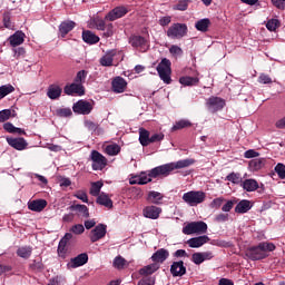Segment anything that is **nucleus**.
<instances>
[{
    "label": "nucleus",
    "instance_id": "1",
    "mask_svg": "<svg viewBox=\"0 0 285 285\" xmlns=\"http://www.w3.org/2000/svg\"><path fill=\"white\" fill-rule=\"evenodd\" d=\"M275 248V244L263 242L256 246L248 247L245 255L248 259H252V262H259V259H266L268 253H273Z\"/></svg>",
    "mask_w": 285,
    "mask_h": 285
},
{
    "label": "nucleus",
    "instance_id": "2",
    "mask_svg": "<svg viewBox=\"0 0 285 285\" xmlns=\"http://www.w3.org/2000/svg\"><path fill=\"white\" fill-rule=\"evenodd\" d=\"M193 164H195V159L187 158V159L178 160L176 163H168V164L155 167V173H160L161 175H164V177H168V175H170L173 170L188 168V166H193Z\"/></svg>",
    "mask_w": 285,
    "mask_h": 285
},
{
    "label": "nucleus",
    "instance_id": "3",
    "mask_svg": "<svg viewBox=\"0 0 285 285\" xmlns=\"http://www.w3.org/2000/svg\"><path fill=\"white\" fill-rule=\"evenodd\" d=\"M157 177H164V174L155 171V168H153L149 171H141L138 176L132 177L129 180V184H131V186L135 184H138V186H144L146 184H150V181H153V179H157Z\"/></svg>",
    "mask_w": 285,
    "mask_h": 285
},
{
    "label": "nucleus",
    "instance_id": "4",
    "mask_svg": "<svg viewBox=\"0 0 285 285\" xmlns=\"http://www.w3.org/2000/svg\"><path fill=\"white\" fill-rule=\"evenodd\" d=\"M206 233H208V224L204 220L187 223L183 227L184 235H206Z\"/></svg>",
    "mask_w": 285,
    "mask_h": 285
},
{
    "label": "nucleus",
    "instance_id": "5",
    "mask_svg": "<svg viewBox=\"0 0 285 285\" xmlns=\"http://www.w3.org/2000/svg\"><path fill=\"white\" fill-rule=\"evenodd\" d=\"M171 62L167 59L164 58L157 66L156 70L164 83H171L173 79H170V75L173 70L170 69Z\"/></svg>",
    "mask_w": 285,
    "mask_h": 285
},
{
    "label": "nucleus",
    "instance_id": "6",
    "mask_svg": "<svg viewBox=\"0 0 285 285\" xmlns=\"http://www.w3.org/2000/svg\"><path fill=\"white\" fill-rule=\"evenodd\" d=\"M188 35V26L186 23H174L167 30L169 39H184Z\"/></svg>",
    "mask_w": 285,
    "mask_h": 285
},
{
    "label": "nucleus",
    "instance_id": "7",
    "mask_svg": "<svg viewBox=\"0 0 285 285\" xmlns=\"http://www.w3.org/2000/svg\"><path fill=\"white\" fill-rule=\"evenodd\" d=\"M206 199V194L204 191H187L183 195V200L188 206H198V204H203Z\"/></svg>",
    "mask_w": 285,
    "mask_h": 285
},
{
    "label": "nucleus",
    "instance_id": "8",
    "mask_svg": "<svg viewBox=\"0 0 285 285\" xmlns=\"http://www.w3.org/2000/svg\"><path fill=\"white\" fill-rule=\"evenodd\" d=\"M90 159L92 170H104L108 166V159L97 150L91 151Z\"/></svg>",
    "mask_w": 285,
    "mask_h": 285
},
{
    "label": "nucleus",
    "instance_id": "9",
    "mask_svg": "<svg viewBox=\"0 0 285 285\" xmlns=\"http://www.w3.org/2000/svg\"><path fill=\"white\" fill-rule=\"evenodd\" d=\"M72 110L77 115H90L92 112V104L87 100H78L73 104Z\"/></svg>",
    "mask_w": 285,
    "mask_h": 285
},
{
    "label": "nucleus",
    "instance_id": "10",
    "mask_svg": "<svg viewBox=\"0 0 285 285\" xmlns=\"http://www.w3.org/2000/svg\"><path fill=\"white\" fill-rule=\"evenodd\" d=\"M206 106L209 112H217L224 109V106H226V101L219 97L213 96L207 99Z\"/></svg>",
    "mask_w": 285,
    "mask_h": 285
},
{
    "label": "nucleus",
    "instance_id": "11",
    "mask_svg": "<svg viewBox=\"0 0 285 285\" xmlns=\"http://www.w3.org/2000/svg\"><path fill=\"white\" fill-rule=\"evenodd\" d=\"M126 14H128V8L124 6L116 7L105 16V21H117V19H121Z\"/></svg>",
    "mask_w": 285,
    "mask_h": 285
},
{
    "label": "nucleus",
    "instance_id": "12",
    "mask_svg": "<svg viewBox=\"0 0 285 285\" xmlns=\"http://www.w3.org/2000/svg\"><path fill=\"white\" fill-rule=\"evenodd\" d=\"M63 90L66 95H78L79 97L86 95V89L83 88V85L79 82L67 85Z\"/></svg>",
    "mask_w": 285,
    "mask_h": 285
},
{
    "label": "nucleus",
    "instance_id": "13",
    "mask_svg": "<svg viewBox=\"0 0 285 285\" xmlns=\"http://www.w3.org/2000/svg\"><path fill=\"white\" fill-rule=\"evenodd\" d=\"M209 242H210V237L206 235H202V236L189 238L187 240V245L189 246V248H202L204 244H208Z\"/></svg>",
    "mask_w": 285,
    "mask_h": 285
},
{
    "label": "nucleus",
    "instance_id": "14",
    "mask_svg": "<svg viewBox=\"0 0 285 285\" xmlns=\"http://www.w3.org/2000/svg\"><path fill=\"white\" fill-rule=\"evenodd\" d=\"M111 88H112L114 92L119 95L121 92H126V88H128V82L126 81V79L118 76V77L114 78V80L111 82Z\"/></svg>",
    "mask_w": 285,
    "mask_h": 285
},
{
    "label": "nucleus",
    "instance_id": "15",
    "mask_svg": "<svg viewBox=\"0 0 285 285\" xmlns=\"http://www.w3.org/2000/svg\"><path fill=\"white\" fill-rule=\"evenodd\" d=\"M208 259H213V252H198L191 255V262L197 266L204 264V262H207Z\"/></svg>",
    "mask_w": 285,
    "mask_h": 285
},
{
    "label": "nucleus",
    "instance_id": "16",
    "mask_svg": "<svg viewBox=\"0 0 285 285\" xmlns=\"http://www.w3.org/2000/svg\"><path fill=\"white\" fill-rule=\"evenodd\" d=\"M85 264H88V254L82 253L71 258L67 266L68 268H79V266H83Z\"/></svg>",
    "mask_w": 285,
    "mask_h": 285
},
{
    "label": "nucleus",
    "instance_id": "17",
    "mask_svg": "<svg viewBox=\"0 0 285 285\" xmlns=\"http://www.w3.org/2000/svg\"><path fill=\"white\" fill-rule=\"evenodd\" d=\"M144 217L147 219H159V215H161V208L157 206H147L142 210Z\"/></svg>",
    "mask_w": 285,
    "mask_h": 285
},
{
    "label": "nucleus",
    "instance_id": "18",
    "mask_svg": "<svg viewBox=\"0 0 285 285\" xmlns=\"http://www.w3.org/2000/svg\"><path fill=\"white\" fill-rule=\"evenodd\" d=\"M102 237H106V225L99 224L91 230L90 239L92 243H95L102 239Z\"/></svg>",
    "mask_w": 285,
    "mask_h": 285
},
{
    "label": "nucleus",
    "instance_id": "19",
    "mask_svg": "<svg viewBox=\"0 0 285 285\" xmlns=\"http://www.w3.org/2000/svg\"><path fill=\"white\" fill-rule=\"evenodd\" d=\"M129 43L132 48H138L139 50H146V46H148L146 38L136 35L129 38Z\"/></svg>",
    "mask_w": 285,
    "mask_h": 285
},
{
    "label": "nucleus",
    "instance_id": "20",
    "mask_svg": "<svg viewBox=\"0 0 285 285\" xmlns=\"http://www.w3.org/2000/svg\"><path fill=\"white\" fill-rule=\"evenodd\" d=\"M7 142L11 148H14V150H26L28 148V141H26L23 138H10L7 137Z\"/></svg>",
    "mask_w": 285,
    "mask_h": 285
},
{
    "label": "nucleus",
    "instance_id": "21",
    "mask_svg": "<svg viewBox=\"0 0 285 285\" xmlns=\"http://www.w3.org/2000/svg\"><path fill=\"white\" fill-rule=\"evenodd\" d=\"M170 273L173 277H184L186 273V266H184V261L174 262L170 266Z\"/></svg>",
    "mask_w": 285,
    "mask_h": 285
},
{
    "label": "nucleus",
    "instance_id": "22",
    "mask_svg": "<svg viewBox=\"0 0 285 285\" xmlns=\"http://www.w3.org/2000/svg\"><path fill=\"white\" fill-rule=\"evenodd\" d=\"M168 257H170V253L168 252V249L160 248L153 254L151 261H154L156 264H164V262L167 261Z\"/></svg>",
    "mask_w": 285,
    "mask_h": 285
},
{
    "label": "nucleus",
    "instance_id": "23",
    "mask_svg": "<svg viewBox=\"0 0 285 285\" xmlns=\"http://www.w3.org/2000/svg\"><path fill=\"white\" fill-rule=\"evenodd\" d=\"M8 41L12 48H17V46H21L26 41V33L23 31H16L9 37Z\"/></svg>",
    "mask_w": 285,
    "mask_h": 285
},
{
    "label": "nucleus",
    "instance_id": "24",
    "mask_svg": "<svg viewBox=\"0 0 285 285\" xmlns=\"http://www.w3.org/2000/svg\"><path fill=\"white\" fill-rule=\"evenodd\" d=\"M264 166H266V158H254L248 163V170L250 173H258Z\"/></svg>",
    "mask_w": 285,
    "mask_h": 285
},
{
    "label": "nucleus",
    "instance_id": "25",
    "mask_svg": "<svg viewBox=\"0 0 285 285\" xmlns=\"http://www.w3.org/2000/svg\"><path fill=\"white\" fill-rule=\"evenodd\" d=\"M69 210H72V213H76L78 217H83L85 219H88V217H90V212L88 209V206L86 205H71L69 207Z\"/></svg>",
    "mask_w": 285,
    "mask_h": 285
},
{
    "label": "nucleus",
    "instance_id": "26",
    "mask_svg": "<svg viewBox=\"0 0 285 285\" xmlns=\"http://www.w3.org/2000/svg\"><path fill=\"white\" fill-rule=\"evenodd\" d=\"M77 23L72 20H67L60 23L59 26V35L60 37H66V35H68V32H72V30H75Z\"/></svg>",
    "mask_w": 285,
    "mask_h": 285
},
{
    "label": "nucleus",
    "instance_id": "27",
    "mask_svg": "<svg viewBox=\"0 0 285 285\" xmlns=\"http://www.w3.org/2000/svg\"><path fill=\"white\" fill-rule=\"evenodd\" d=\"M46 206H48L46 199H36L28 203L29 210H32L33 213H41Z\"/></svg>",
    "mask_w": 285,
    "mask_h": 285
},
{
    "label": "nucleus",
    "instance_id": "28",
    "mask_svg": "<svg viewBox=\"0 0 285 285\" xmlns=\"http://www.w3.org/2000/svg\"><path fill=\"white\" fill-rule=\"evenodd\" d=\"M242 188L246 190V193H255L259 188V183L253 178H247L243 180L240 184Z\"/></svg>",
    "mask_w": 285,
    "mask_h": 285
},
{
    "label": "nucleus",
    "instance_id": "29",
    "mask_svg": "<svg viewBox=\"0 0 285 285\" xmlns=\"http://www.w3.org/2000/svg\"><path fill=\"white\" fill-rule=\"evenodd\" d=\"M117 55L116 50H109L107 51L101 58H100V66H104L106 68H109L112 66V61L115 60V56Z\"/></svg>",
    "mask_w": 285,
    "mask_h": 285
},
{
    "label": "nucleus",
    "instance_id": "30",
    "mask_svg": "<svg viewBox=\"0 0 285 285\" xmlns=\"http://www.w3.org/2000/svg\"><path fill=\"white\" fill-rule=\"evenodd\" d=\"M250 208H253V204H250V200L243 199L236 205L235 213H238L239 215H244L245 213H248Z\"/></svg>",
    "mask_w": 285,
    "mask_h": 285
},
{
    "label": "nucleus",
    "instance_id": "31",
    "mask_svg": "<svg viewBox=\"0 0 285 285\" xmlns=\"http://www.w3.org/2000/svg\"><path fill=\"white\" fill-rule=\"evenodd\" d=\"M61 92H62L61 87H59L58 85H51L47 90V97H49V99H52V100L59 99V97H61Z\"/></svg>",
    "mask_w": 285,
    "mask_h": 285
},
{
    "label": "nucleus",
    "instance_id": "32",
    "mask_svg": "<svg viewBox=\"0 0 285 285\" xmlns=\"http://www.w3.org/2000/svg\"><path fill=\"white\" fill-rule=\"evenodd\" d=\"M82 40L85 43H89V46H92L95 43H99V36L95 35L92 31H83L82 32Z\"/></svg>",
    "mask_w": 285,
    "mask_h": 285
},
{
    "label": "nucleus",
    "instance_id": "33",
    "mask_svg": "<svg viewBox=\"0 0 285 285\" xmlns=\"http://www.w3.org/2000/svg\"><path fill=\"white\" fill-rule=\"evenodd\" d=\"M139 142L141 146H150V131L145 128L139 129Z\"/></svg>",
    "mask_w": 285,
    "mask_h": 285
},
{
    "label": "nucleus",
    "instance_id": "34",
    "mask_svg": "<svg viewBox=\"0 0 285 285\" xmlns=\"http://www.w3.org/2000/svg\"><path fill=\"white\" fill-rule=\"evenodd\" d=\"M195 28L198 30V32H208V28H210V19L204 18L198 20L195 23Z\"/></svg>",
    "mask_w": 285,
    "mask_h": 285
},
{
    "label": "nucleus",
    "instance_id": "35",
    "mask_svg": "<svg viewBox=\"0 0 285 285\" xmlns=\"http://www.w3.org/2000/svg\"><path fill=\"white\" fill-rule=\"evenodd\" d=\"M157 271H159V264L154 262L153 264L140 268L139 273L140 275H153V273H157Z\"/></svg>",
    "mask_w": 285,
    "mask_h": 285
},
{
    "label": "nucleus",
    "instance_id": "36",
    "mask_svg": "<svg viewBox=\"0 0 285 285\" xmlns=\"http://www.w3.org/2000/svg\"><path fill=\"white\" fill-rule=\"evenodd\" d=\"M17 255L22 259H30V256L32 255V247L31 246L19 247L17 249Z\"/></svg>",
    "mask_w": 285,
    "mask_h": 285
},
{
    "label": "nucleus",
    "instance_id": "37",
    "mask_svg": "<svg viewBox=\"0 0 285 285\" xmlns=\"http://www.w3.org/2000/svg\"><path fill=\"white\" fill-rule=\"evenodd\" d=\"M97 204L105 206L106 208H112V199H110V197H108V195L105 193L98 195Z\"/></svg>",
    "mask_w": 285,
    "mask_h": 285
},
{
    "label": "nucleus",
    "instance_id": "38",
    "mask_svg": "<svg viewBox=\"0 0 285 285\" xmlns=\"http://www.w3.org/2000/svg\"><path fill=\"white\" fill-rule=\"evenodd\" d=\"M105 153L110 157H115L121 153V147L117 144H110L106 146Z\"/></svg>",
    "mask_w": 285,
    "mask_h": 285
},
{
    "label": "nucleus",
    "instance_id": "39",
    "mask_svg": "<svg viewBox=\"0 0 285 285\" xmlns=\"http://www.w3.org/2000/svg\"><path fill=\"white\" fill-rule=\"evenodd\" d=\"M164 199V195L159 191H149L147 196V202L150 204H159Z\"/></svg>",
    "mask_w": 285,
    "mask_h": 285
},
{
    "label": "nucleus",
    "instance_id": "40",
    "mask_svg": "<svg viewBox=\"0 0 285 285\" xmlns=\"http://www.w3.org/2000/svg\"><path fill=\"white\" fill-rule=\"evenodd\" d=\"M179 83H181V86H197V83H199V78L197 77H180L179 78Z\"/></svg>",
    "mask_w": 285,
    "mask_h": 285
},
{
    "label": "nucleus",
    "instance_id": "41",
    "mask_svg": "<svg viewBox=\"0 0 285 285\" xmlns=\"http://www.w3.org/2000/svg\"><path fill=\"white\" fill-rule=\"evenodd\" d=\"M226 180L227 181H230L232 184H235V185H240L243 184V178H242V174L239 173H230L229 175L226 176Z\"/></svg>",
    "mask_w": 285,
    "mask_h": 285
},
{
    "label": "nucleus",
    "instance_id": "42",
    "mask_svg": "<svg viewBox=\"0 0 285 285\" xmlns=\"http://www.w3.org/2000/svg\"><path fill=\"white\" fill-rule=\"evenodd\" d=\"M101 188H104L102 181L92 183L90 188V195H92V197H99V193H101Z\"/></svg>",
    "mask_w": 285,
    "mask_h": 285
},
{
    "label": "nucleus",
    "instance_id": "43",
    "mask_svg": "<svg viewBox=\"0 0 285 285\" xmlns=\"http://www.w3.org/2000/svg\"><path fill=\"white\" fill-rule=\"evenodd\" d=\"M193 124L189 120L181 119L176 121V124L173 126L171 130H181L184 128H190Z\"/></svg>",
    "mask_w": 285,
    "mask_h": 285
},
{
    "label": "nucleus",
    "instance_id": "44",
    "mask_svg": "<svg viewBox=\"0 0 285 285\" xmlns=\"http://www.w3.org/2000/svg\"><path fill=\"white\" fill-rule=\"evenodd\" d=\"M11 92H14V87L12 85L1 86L0 87V99L8 97V95H11Z\"/></svg>",
    "mask_w": 285,
    "mask_h": 285
},
{
    "label": "nucleus",
    "instance_id": "45",
    "mask_svg": "<svg viewBox=\"0 0 285 285\" xmlns=\"http://www.w3.org/2000/svg\"><path fill=\"white\" fill-rule=\"evenodd\" d=\"M86 77H88V71L80 70L77 72V76H76L73 82L80 83V86H83V83H86Z\"/></svg>",
    "mask_w": 285,
    "mask_h": 285
},
{
    "label": "nucleus",
    "instance_id": "46",
    "mask_svg": "<svg viewBox=\"0 0 285 285\" xmlns=\"http://www.w3.org/2000/svg\"><path fill=\"white\" fill-rule=\"evenodd\" d=\"M188 3H190V0H179L178 3L174 6V10L186 12V10H188Z\"/></svg>",
    "mask_w": 285,
    "mask_h": 285
},
{
    "label": "nucleus",
    "instance_id": "47",
    "mask_svg": "<svg viewBox=\"0 0 285 285\" xmlns=\"http://www.w3.org/2000/svg\"><path fill=\"white\" fill-rule=\"evenodd\" d=\"M126 264H128V262L125 261V258L121 256H118L114 259V267L118 271H121L126 266Z\"/></svg>",
    "mask_w": 285,
    "mask_h": 285
},
{
    "label": "nucleus",
    "instance_id": "48",
    "mask_svg": "<svg viewBox=\"0 0 285 285\" xmlns=\"http://www.w3.org/2000/svg\"><path fill=\"white\" fill-rule=\"evenodd\" d=\"M266 28L271 32H275L277 30V28H279V20H277V19L268 20L267 23H266Z\"/></svg>",
    "mask_w": 285,
    "mask_h": 285
},
{
    "label": "nucleus",
    "instance_id": "49",
    "mask_svg": "<svg viewBox=\"0 0 285 285\" xmlns=\"http://www.w3.org/2000/svg\"><path fill=\"white\" fill-rule=\"evenodd\" d=\"M276 175H278L279 179H285V165L278 163L274 168Z\"/></svg>",
    "mask_w": 285,
    "mask_h": 285
},
{
    "label": "nucleus",
    "instance_id": "50",
    "mask_svg": "<svg viewBox=\"0 0 285 285\" xmlns=\"http://www.w3.org/2000/svg\"><path fill=\"white\" fill-rule=\"evenodd\" d=\"M94 26H95L96 30L105 31L106 30V20L96 18V19H94Z\"/></svg>",
    "mask_w": 285,
    "mask_h": 285
},
{
    "label": "nucleus",
    "instance_id": "51",
    "mask_svg": "<svg viewBox=\"0 0 285 285\" xmlns=\"http://www.w3.org/2000/svg\"><path fill=\"white\" fill-rule=\"evenodd\" d=\"M73 197H76V199H80V202H83V204H88V194H86L85 190L76 191Z\"/></svg>",
    "mask_w": 285,
    "mask_h": 285
},
{
    "label": "nucleus",
    "instance_id": "52",
    "mask_svg": "<svg viewBox=\"0 0 285 285\" xmlns=\"http://www.w3.org/2000/svg\"><path fill=\"white\" fill-rule=\"evenodd\" d=\"M169 52L170 55H173L174 57H181V55H184V50H181V47L177 46V45H173L169 48Z\"/></svg>",
    "mask_w": 285,
    "mask_h": 285
},
{
    "label": "nucleus",
    "instance_id": "53",
    "mask_svg": "<svg viewBox=\"0 0 285 285\" xmlns=\"http://www.w3.org/2000/svg\"><path fill=\"white\" fill-rule=\"evenodd\" d=\"M12 115V110L10 109H3L0 111V124H3V121H8Z\"/></svg>",
    "mask_w": 285,
    "mask_h": 285
},
{
    "label": "nucleus",
    "instance_id": "54",
    "mask_svg": "<svg viewBox=\"0 0 285 285\" xmlns=\"http://www.w3.org/2000/svg\"><path fill=\"white\" fill-rule=\"evenodd\" d=\"M85 127L90 130V132H97L99 130V124H96L91 120H86L85 121Z\"/></svg>",
    "mask_w": 285,
    "mask_h": 285
},
{
    "label": "nucleus",
    "instance_id": "55",
    "mask_svg": "<svg viewBox=\"0 0 285 285\" xmlns=\"http://www.w3.org/2000/svg\"><path fill=\"white\" fill-rule=\"evenodd\" d=\"M258 83H264V85L273 83V78H271V76L266 73H261L258 77Z\"/></svg>",
    "mask_w": 285,
    "mask_h": 285
},
{
    "label": "nucleus",
    "instance_id": "56",
    "mask_svg": "<svg viewBox=\"0 0 285 285\" xmlns=\"http://www.w3.org/2000/svg\"><path fill=\"white\" fill-rule=\"evenodd\" d=\"M58 117H71L72 110L70 108H60L57 109Z\"/></svg>",
    "mask_w": 285,
    "mask_h": 285
},
{
    "label": "nucleus",
    "instance_id": "57",
    "mask_svg": "<svg viewBox=\"0 0 285 285\" xmlns=\"http://www.w3.org/2000/svg\"><path fill=\"white\" fill-rule=\"evenodd\" d=\"M245 159H255V157H259V153L255 149H248L244 153Z\"/></svg>",
    "mask_w": 285,
    "mask_h": 285
},
{
    "label": "nucleus",
    "instance_id": "58",
    "mask_svg": "<svg viewBox=\"0 0 285 285\" xmlns=\"http://www.w3.org/2000/svg\"><path fill=\"white\" fill-rule=\"evenodd\" d=\"M237 204L236 200H228L225 205H223L222 210L223 213H230L233 210V206Z\"/></svg>",
    "mask_w": 285,
    "mask_h": 285
},
{
    "label": "nucleus",
    "instance_id": "59",
    "mask_svg": "<svg viewBox=\"0 0 285 285\" xmlns=\"http://www.w3.org/2000/svg\"><path fill=\"white\" fill-rule=\"evenodd\" d=\"M85 230L86 228L81 224H77L71 227V233H73L75 235H81Z\"/></svg>",
    "mask_w": 285,
    "mask_h": 285
},
{
    "label": "nucleus",
    "instance_id": "60",
    "mask_svg": "<svg viewBox=\"0 0 285 285\" xmlns=\"http://www.w3.org/2000/svg\"><path fill=\"white\" fill-rule=\"evenodd\" d=\"M170 21H173V17H170V16H165V17H161V18L158 20V23H159V26H161L163 28H166V26H169Z\"/></svg>",
    "mask_w": 285,
    "mask_h": 285
},
{
    "label": "nucleus",
    "instance_id": "61",
    "mask_svg": "<svg viewBox=\"0 0 285 285\" xmlns=\"http://www.w3.org/2000/svg\"><path fill=\"white\" fill-rule=\"evenodd\" d=\"M157 141H164V134L163 132L154 134L153 136H150L149 144H157Z\"/></svg>",
    "mask_w": 285,
    "mask_h": 285
},
{
    "label": "nucleus",
    "instance_id": "62",
    "mask_svg": "<svg viewBox=\"0 0 285 285\" xmlns=\"http://www.w3.org/2000/svg\"><path fill=\"white\" fill-rule=\"evenodd\" d=\"M224 204V197L215 198L210 203V208H222V205Z\"/></svg>",
    "mask_w": 285,
    "mask_h": 285
},
{
    "label": "nucleus",
    "instance_id": "63",
    "mask_svg": "<svg viewBox=\"0 0 285 285\" xmlns=\"http://www.w3.org/2000/svg\"><path fill=\"white\" fill-rule=\"evenodd\" d=\"M138 285H155V278H153V277H145V278H141V279L138 282Z\"/></svg>",
    "mask_w": 285,
    "mask_h": 285
},
{
    "label": "nucleus",
    "instance_id": "64",
    "mask_svg": "<svg viewBox=\"0 0 285 285\" xmlns=\"http://www.w3.org/2000/svg\"><path fill=\"white\" fill-rule=\"evenodd\" d=\"M272 3L278 10H285V0H272Z\"/></svg>",
    "mask_w": 285,
    "mask_h": 285
}]
</instances>
